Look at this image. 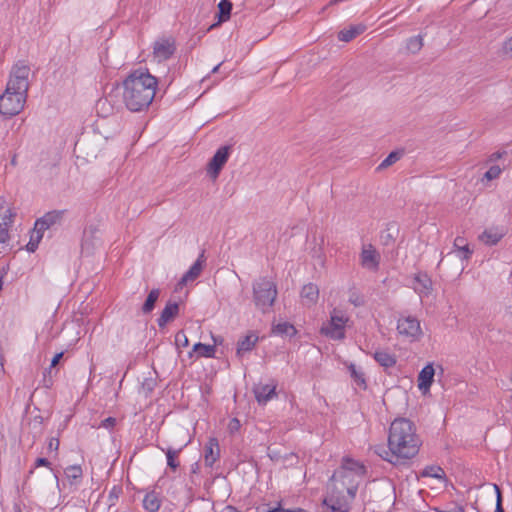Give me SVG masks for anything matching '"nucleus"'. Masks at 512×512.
I'll use <instances>...</instances> for the list:
<instances>
[{
	"label": "nucleus",
	"mask_w": 512,
	"mask_h": 512,
	"mask_svg": "<svg viewBox=\"0 0 512 512\" xmlns=\"http://www.w3.org/2000/svg\"><path fill=\"white\" fill-rule=\"evenodd\" d=\"M157 78L147 69L132 71L123 81V102L131 112H140L149 107L157 88Z\"/></svg>",
	"instance_id": "obj_1"
},
{
	"label": "nucleus",
	"mask_w": 512,
	"mask_h": 512,
	"mask_svg": "<svg viewBox=\"0 0 512 512\" xmlns=\"http://www.w3.org/2000/svg\"><path fill=\"white\" fill-rule=\"evenodd\" d=\"M388 445L390 449L396 450L402 462L417 455L421 440L416 434L414 423L406 418L395 419L390 425Z\"/></svg>",
	"instance_id": "obj_2"
},
{
	"label": "nucleus",
	"mask_w": 512,
	"mask_h": 512,
	"mask_svg": "<svg viewBox=\"0 0 512 512\" xmlns=\"http://www.w3.org/2000/svg\"><path fill=\"white\" fill-rule=\"evenodd\" d=\"M343 482H338L331 476L328 483V493L322 504L332 512H349L354 499H348V490Z\"/></svg>",
	"instance_id": "obj_3"
},
{
	"label": "nucleus",
	"mask_w": 512,
	"mask_h": 512,
	"mask_svg": "<svg viewBox=\"0 0 512 512\" xmlns=\"http://www.w3.org/2000/svg\"><path fill=\"white\" fill-rule=\"evenodd\" d=\"M253 301L262 313L270 311L277 297L276 284L267 277H261L253 282Z\"/></svg>",
	"instance_id": "obj_4"
},
{
	"label": "nucleus",
	"mask_w": 512,
	"mask_h": 512,
	"mask_svg": "<svg viewBox=\"0 0 512 512\" xmlns=\"http://www.w3.org/2000/svg\"><path fill=\"white\" fill-rule=\"evenodd\" d=\"M29 73L30 68L27 65H15L11 70L5 92L27 97Z\"/></svg>",
	"instance_id": "obj_5"
},
{
	"label": "nucleus",
	"mask_w": 512,
	"mask_h": 512,
	"mask_svg": "<svg viewBox=\"0 0 512 512\" xmlns=\"http://www.w3.org/2000/svg\"><path fill=\"white\" fill-rule=\"evenodd\" d=\"M348 317L340 310L334 309L331 313L330 321L321 328V333L333 340H342L345 338V325Z\"/></svg>",
	"instance_id": "obj_6"
},
{
	"label": "nucleus",
	"mask_w": 512,
	"mask_h": 512,
	"mask_svg": "<svg viewBox=\"0 0 512 512\" xmlns=\"http://www.w3.org/2000/svg\"><path fill=\"white\" fill-rule=\"evenodd\" d=\"M25 96L4 92L0 96V113L6 117H12L19 114L26 102Z\"/></svg>",
	"instance_id": "obj_7"
},
{
	"label": "nucleus",
	"mask_w": 512,
	"mask_h": 512,
	"mask_svg": "<svg viewBox=\"0 0 512 512\" xmlns=\"http://www.w3.org/2000/svg\"><path fill=\"white\" fill-rule=\"evenodd\" d=\"M231 150L232 147L230 145L222 146L210 159L207 167V173L212 179H216L219 176L221 170L229 159Z\"/></svg>",
	"instance_id": "obj_8"
},
{
	"label": "nucleus",
	"mask_w": 512,
	"mask_h": 512,
	"mask_svg": "<svg viewBox=\"0 0 512 512\" xmlns=\"http://www.w3.org/2000/svg\"><path fill=\"white\" fill-rule=\"evenodd\" d=\"M65 213L66 210H52L45 213L41 218L37 219L34 225V231L37 234L38 240H41L45 230L56 224H60Z\"/></svg>",
	"instance_id": "obj_9"
},
{
	"label": "nucleus",
	"mask_w": 512,
	"mask_h": 512,
	"mask_svg": "<svg viewBox=\"0 0 512 512\" xmlns=\"http://www.w3.org/2000/svg\"><path fill=\"white\" fill-rule=\"evenodd\" d=\"M176 51V41L173 37H160L153 44L154 58L159 62L170 59Z\"/></svg>",
	"instance_id": "obj_10"
},
{
	"label": "nucleus",
	"mask_w": 512,
	"mask_h": 512,
	"mask_svg": "<svg viewBox=\"0 0 512 512\" xmlns=\"http://www.w3.org/2000/svg\"><path fill=\"white\" fill-rule=\"evenodd\" d=\"M397 330L399 334L417 340L422 335L420 322L416 317L407 316L398 320Z\"/></svg>",
	"instance_id": "obj_11"
},
{
	"label": "nucleus",
	"mask_w": 512,
	"mask_h": 512,
	"mask_svg": "<svg viewBox=\"0 0 512 512\" xmlns=\"http://www.w3.org/2000/svg\"><path fill=\"white\" fill-rule=\"evenodd\" d=\"M332 476L336 477L338 482H343V484L347 487L346 489L348 490V499H355L362 476L355 475L353 472L345 470H336Z\"/></svg>",
	"instance_id": "obj_12"
},
{
	"label": "nucleus",
	"mask_w": 512,
	"mask_h": 512,
	"mask_svg": "<svg viewBox=\"0 0 512 512\" xmlns=\"http://www.w3.org/2000/svg\"><path fill=\"white\" fill-rule=\"evenodd\" d=\"M380 264V254L370 245L361 252V265L371 271H377Z\"/></svg>",
	"instance_id": "obj_13"
},
{
	"label": "nucleus",
	"mask_w": 512,
	"mask_h": 512,
	"mask_svg": "<svg viewBox=\"0 0 512 512\" xmlns=\"http://www.w3.org/2000/svg\"><path fill=\"white\" fill-rule=\"evenodd\" d=\"M435 370L433 364L428 363L422 368L418 375V388L423 393L429 392L430 387L434 381Z\"/></svg>",
	"instance_id": "obj_14"
},
{
	"label": "nucleus",
	"mask_w": 512,
	"mask_h": 512,
	"mask_svg": "<svg viewBox=\"0 0 512 512\" xmlns=\"http://www.w3.org/2000/svg\"><path fill=\"white\" fill-rule=\"evenodd\" d=\"M414 290L421 297L429 296L433 290L432 280L427 273L419 272L414 276Z\"/></svg>",
	"instance_id": "obj_15"
},
{
	"label": "nucleus",
	"mask_w": 512,
	"mask_h": 512,
	"mask_svg": "<svg viewBox=\"0 0 512 512\" xmlns=\"http://www.w3.org/2000/svg\"><path fill=\"white\" fill-rule=\"evenodd\" d=\"M276 387L275 383L272 384H258L254 387L253 392L255 394V398L259 404L265 405L269 400L276 395Z\"/></svg>",
	"instance_id": "obj_16"
},
{
	"label": "nucleus",
	"mask_w": 512,
	"mask_h": 512,
	"mask_svg": "<svg viewBox=\"0 0 512 512\" xmlns=\"http://www.w3.org/2000/svg\"><path fill=\"white\" fill-rule=\"evenodd\" d=\"M179 314V304L174 301H168L162 310L159 318L157 319V324L160 328H163L167 325V323L173 321Z\"/></svg>",
	"instance_id": "obj_17"
},
{
	"label": "nucleus",
	"mask_w": 512,
	"mask_h": 512,
	"mask_svg": "<svg viewBox=\"0 0 512 512\" xmlns=\"http://www.w3.org/2000/svg\"><path fill=\"white\" fill-rule=\"evenodd\" d=\"M205 263L204 251L199 255L198 259L194 262V264L189 268V270L182 276L180 280V284H186L189 281H194L199 277L203 265Z\"/></svg>",
	"instance_id": "obj_18"
},
{
	"label": "nucleus",
	"mask_w": 512,
	"mask_h": 512,
	"mask_svg": "<svg viewBox=\"0 0 512 512\" xmlns=\"http://www.w3.org/2000/svg\"><path fill=\"white\" fill-rule=\"evenodd\" d=\"M367 29V26L363 23L350 25L348 28L342 29L338 33V40L342 42H350L357 36L364 33Z\"/></svg>",
	"instance_id": "obj_19"
},
{
	"label": "nucleus",
	"mask_w": 512,
	"mask_h": 512,
	"mask_svg": "<svg viewBox=\"0 0 512 512\" xmlns=\"http://www.w3.org/2000/svg\"><path fill=\"white\" fill-rule=\"evenodd\" d=\"M219 445L215 438H211L204 448V460L208 467H212L213 464L219 458Z\"/></svg>",
	"instance_id": "obj_20"
},
{
	"label": "nucleus",
	"mask_w": 512,
	"mask_h": 512,
	"mask_svg": "<svg viewBox=\"0 0 512 512\" xmlns=\"http://www.w3.org/2000/svg\"><path fill=\"white\" fill-rule=\"evenodd\" d=\"M374 452L380 456L383 460L388 461L393 465H398L403 463L400 458L397 456V452L395 449L386 448L384 445H377L374 448Z\"/></svg>",
	"instance_id": "obj_21"
},
{
	"label": "nucleus",
	"mask_w": 512,
	"mask_h": 512,
	"mask_svg": "<svg viewBox=\"0 0 512 512\" xmlns=\"http://www.w3.org/2000/svg\"><path fill=\"white\" fill-rule=\"evenodd\" d=\"M301 297L307 305H314L319 298L318 286L313 283H308L302 287Z\"/></svg>",
	"instance_id": "obj_22"
},
{
	"label": "nucleus",
	"mask_w": 512,
	"mask_h": 512,
	"mask_svg": "<svg viewBox=\"0 0 512 512\" xmlns=\"http://www.w3.org/2000/svg\"><path fill=\"white\" fill-rule=\"evenodd\" d=\"M258 339V336L254 332H250L240 339L237 343V354L240 355L244 352L251 351L258 342Z\"/></svg>",
	"instance_id": "obj_23"
},
{
	"label": "nucleus",
	"mask_w": 512,
	"mask_h": 512,
	"mask_svg": "<svg viewBox=\"0 0 512 512\" xmlns=\"http://www.w3.org/2000/svg\"><path fill=\"white\" fill-rule=\"evenodd\" d=\"M375 361L384 368H391L396 364V357L387 350L376 351L373 355Z\"/></svg>",
	"instance_id": "obj_24"
},
{
	"label": "nucleus",
	"mask_w": 512,
	"mask_h": 512,
	"mask_svg": "<svg viewBox=\"0 0 512 512\" xmlns=\"http://www.w3.org/2000/svg\"><path fill=\"white\" fill-rule=\"evenodd\" d=\"M338 470L353 472V474L362 477L366 472L364 465L348 457L343 458L342 465Z\"/></svg>",
	"instance_id": "obj_25"
},
{
	"label": "nucleus",
	"mask_w": 512,
	"mask_h": 512,
	"mask_svg": "<svg viewBox=\"0 0 512 512\" xmlns=\"http://www.w3.org/2000/svg\"><path fill=\"white\" fill-rule=\"evenodd\" d=\"M272 333L274 335H278L281 337H283V336L293 337L296 335L297 330L291 323L281 322V323L272 325Z\"/></svg>",
	"instance_id": "obj_26"
},
{
	"label": "nucleus",
	"mask_w": 512,
	"mask_h": 512,
	"mask_svg": "<svg viewBox=\"0 0 512 512\" xmlns=\"http://www.w3.org/2000/svg\"><path fill=\"white\" fill-rule=\"evenodd\" d=\"M159 296H160V289H158V288L152 289L149 292L145 302L143 303V305L141 307V311L143 314H149L154 310L155 304L158 301Z\"/></svg>",
	"instance_id": "obj_27"
},
{
	"label": "nucleus",
	"mask_w": 512,
	"mask_h": 512,
	"mask_svg": "<svg viewBox=\"0 0 512 512\" xmlns=\"http://www.w3.org/2000/svg\"><path fill=\"white\" fill-rule=\"evenodd\" d=\"M161 502L155 492L147 493L143 499V507L149 512L159 510Z\"/></svg>",
	"instance_id": "obj_28"
},
{
	"label": "nucleus",
	"mask_w": 512,
	"mask_h": 512,
	"mask_svg": "<svg viewBox=\"0 0 512 512\" xmlns=\"http://www.w3.org/2000/svg\"><path fill=\"white\" fill-rule=\"evenodd\" d=\"M161 450L163 452H165V454H166L167 466L171 470L176 471V469L180 466V463L178 461V456H179V453L181 452V448L173 449V448L169 447L167 449L161 448Z\"/></svg>",
	"instance_id": "obj_29"
},
{
	"label": "nucleus",
	"mask_w": 512,
	"mask_h": 512,
	"mask_svg": "<svg viewBox=\"0 0 512 512\" xmlns=\"http://www.w3.org/2000/svg\"><path fill=\"white\" fill-rule=\"evenodd\" d=\"M503 236H504V234L502 232H498L497 230L489 229V230H485L480 235V239L485 244L495 245L502 239Z\"/></svg>",
	"instance_id": "obj_30"
},
{
	"label": "nucleus",
	"mask_w": 512,
	"mask_h": 512,
	"mask_svg": "<svg viewBox=\"0 0 512 512\" xmlns=\"http://www.w3.org/2000/svg\"><path fill=\"white\" fill-rule=\"evenodd\" d=\"M192 351L196 353L198 357H213L215 346L198 342L194 344Z\"/></svg>",
	"instance_id": "obj_31"
},
{
	"label": "nucleus",
	"mask_w": 512,
	"mask_h": 512,
	"mask_svg": "<svg viewBox=\"0 0 512 512\" xmlns=\"http://www.w3.org/2000/svg\"><path fill=\"white\" fill-rule=\"evenodd\" d=\"M219 22H225L230 18L232 3L229 0H221L218 4Z\"/></svg>",
	"instance_id": "obj_32"
},
{
	"label": "nucleus",
	"mask_w": 512,
	"mask_h": 512,
	"mask_svg": "<svg viewBox=\"0 0 512 512\" xmlns=\"http://www.w3.org/2000/svg\"><path fill=\"white\" fill-rule=\"evenodd\" d=\"M348 370L350 372L351 378L354 380V382L362 388H366V381L364 378V373L361 370H358L356 365L350 364L348 366Z\"/></svg>",
	"instance_id": "obj_33"
},
{
	"label": "nucleus",
	"mask_w": 512,
	"mask_h": 512,
	"mask_svg": "<svg viewBox=\"0 0 512 512\" xmlns=\"http://www.w3.org/2000/svg\"><path fill=\"white\" fill-rule=\"evenodd\" d=\"M348 302L355 307H360L365 304V298L355 287H352L348 292Z\"/></svg>",
	"instance_id": "obj_34"
},
{
	"label": "nucleus",
	"mask_w": 512,
	"mask_h": 512,
	"mask_svg": "<svg viewBox=\"0 0 512 512\" xmlns=\"http://www.w3.org/2000/svg\"><path fill=\"white\" fill-rule=\"evenodd\" d=\"M65 475L70 480V483L73 484L76 480L82 478V468L79 465H70L65 469Z\"/></svg>",
	"instance_id": "obj_35"
},
{
	"label": "nucleus",
	"mask_w": 512,
	"mask_h": 512,
	"mask_svg": "<svg viewBox=\"0 0 512 512\" xmlns=\"http://www.w3.org/2000/svg\"><path fill=\"white\" fill-rule=\"evenodd\" d=\"M401 156H402V152H400V151L390 152L388 154V156L379 164V166L377 167V170L380 171V170L388 168L389 166L393 165L398 160H400Z\"/></svg>",
	"instance_id": "obj_36"
},
{
	"label": "nucleus",
	"mask_w": 512,
	"mask_h": 512,
	"mask_svg": "<svg viewBox=\"0 0 512 512\" xmlns=\"http://www.w3.org/2000/svg\"><path fill=\"white\" fill-rule=\"evenodd\" d=\"M122 492V488L114 486L108 494V512H117L115 508L116 502L118 501L119 495Z\"/></svg>",
	"instance_id": "obj_37"
},
{
	"label": "nucleus",
	"mask_w": 512,
	"mask_h": 512,
	"mask_svg": "<svg viewBox=\"0 0 512 512\" xmlns=\"http://www.w3.org/2000/svg\"><path fill=\"white\" fill-rule=\"evenodd\" d=\"M395 233H398V230L395 228L394 224H389L387 229L381 234V241L384 245L388 246L395 241Z\"/></svg>",
	"instance_id": "obj_38"
},
{
	"label": "nucleus",
	"mask_w": 512,
	"mask_h": 512,
	"mask_svg": "<svg viewBox=\"0 0 512 512\" xmlns=\"http://www.w3.org/2000/svg\"><path fill=\"white\" fill-rule=\"evenodd\" d=\"M407 50L413 54H416L423 47V40L420 35L410 37L406 44Z\"/></svg>",
	"instance_id": "obj_39"
},
{
	"label": "nucleus",
	"mask_w": 512,
	"mask_h": 512,
	"mask_svg": "<svg viewBox=\"0 0 512 512\" xmlns=\"http://www.w3.org/2000/svg\"><path fill=\"white\" fill-rule=\"evenodd\" d=\"M422 475L426 476V477L442 479V478L445 477V472H444V470L440 466L432 465V466H427L423 470Z\"/></svg>",
	"instance_id": "obj_40"
},
{
	"label": "nucleus",
	"mask_w": 512,
	"mask_h": 512,
	"mask_svg": "<svg viewBox=\"0 0 512 512\" xmlns=\"http://www.w3.org/2000/svg\"><path fill=\"white\" fill-rule=\"evenodd\" d=\"M9 233L6 223L0 222V254L3 253L8 247Z\"/></svg>",
	"instance_id": "obj_41"
},
{
	"label": "nucleus",
	"mask_w": 512,
	"mask_h": 512,
	"mask_svg": "<svg viewBox=\"0 0 512 512\" xmlns=\"http://www.w3.org/2000/svg\"><path fill=\"white\" fill-rule=\"evenodd\" d=\"M501 172L502 170L498 165H493L485 172L484 178L487 179L488 181L497 179L500 176Z\"/></svg>",
	"instance_id": "obj_42"
},
{
	"label": "nucleus",
	"mask_w": 512,
	"mask_h": 512,
	"mask_svg": "<svg viewBox=\"0 0 512 512\" xmlns=\"http://www.w3.org/2000/svg\"><path fill=\"white\" fill-rule=\"evenodd\" d=\"M175 343L177 347H187L189 345V340L183 331L177 332L175 335Z\"/></svg>",
	"instance_id": "obj_43"
},
{
	"label": "nucleus",
	"mask_w": 512,
	"mask_h": 512,
	"mask_svg": "<svg viewBox=\"0 0 512 512\" xmlns=\"http://www.w3.org/2000/svg\"><path fill=\"white\" fill-rule=\"evenodd\" d=\"M493 488L495 490L496 498H497L495 511L496 512H504V509L502 506L503 499H502V493H501L500 487L497 484H493Z\"/></svg>",
	"instance_id": "obj_44"
},
{
	"label": "nucleus",
	"mask_w": 512,
	"mask_h": 512,
	"mask_svg": "<svg viewBox=\"0 0 512 512\" xmlns=\"http://www.w3.org/2000/svg\"><path fill=\"white\" fill-rule=\"evenodd\" d=\"M458 256L463 260H468L473 251L469 248L468 244H463V247L461 249L457 250Z\"/></svg>",
	"instance_id": "obj_45"
},
{
	"label": "nucleus",
	"mask_w": 512,
	"mask_h": 512,
	"mask_svg": "<svg viewBox=\"0 0 512 512\" xmlns=\"http://www.w3.org/2000/svg\"><path fill=\"white\" fill-rule=\"evenodd\" d=\"M116 425V418L114 417H107L103 421H101V424L99 427L105 428V429H112Z\"/></svg>",
	"instance_id": "obj_46"
},
{
	"label": "nucleus",
	"mask_w": 512,
	"mask_h": 512,
	"mask_svg": "<svg viewBox=\"0 0 512 512\" xmlns=\"http://www.w3.org/2000/svg\"><path fill=\"white\" fill-rule=\"evenodd\" d=\"M63 356H64V352H59V353L55 354V356L51 360L50 367L46 370V372L51 374L52 373V369L54 367H56V365L60 362V360L63 358Z\"/></svg>",
	"instance_id": "obj_47"
},
{
	"label": "nucleus",
	"mask_w": 512,
	"mask_h": 512,
	"mask_svg": "<svg viewBox=\"0 0 512 512\" xmlns=\"http://www.w3.org/2000/svg\"><path fill=\"white\" fill-rule=\"evenodd\" d=\"M507 155V151H497V152H494L492 153L488 159H487V163H493V162H496L497 160L503 158L504 156Z\"/></svg>",
	"instance_id": "obj_48"
},
{
	"label": "nucleus",
	"mask_w": 512,
	"mask_h": 512,
	"mask_svg": "<svg viewBox=\"0 0 512 512\" xmlns=\"http://www.w3.org/2000/svg\"><path fill=\"white\" fill-rule=\"evenodd\" d=\"M503 52L505 55L512 57V37L509 38L503 46Z\"/></svg>",
	"instance_id": "obj_49"
},
{
	"label": "nucleus",
	"mask_w": 512,
	"mask_h": 512,
	"mask_svg": "<svg viewBox=\"0 0 512 512\" xmlns=\"http://www.w3.org/2000/svg\"><path fill=\"white\" fill-rule=\"evenodd\" d=\"M59 444H60L59 439L57 437H52L49 441L48 449L57 451L59 448Z\"/></svg>",
	"instance_id": "obj_50"
},
{
	"label": "nucleus",
	"mask_w": 512,
	"mask_h": 512,
	"mask_svg": "<svg viewBox=\"0 0 512 512\" xmlns=\"http://www.w3.org/2000/svg\"><path fill=\"white\" fill-rule=\"evenodd\" d=\"M38 238L36 237V240H34V236L31 237L30 242L27 244V250L30 252H34L37 249L38 246Z\"/></svg>",
	"instance_id": "obj_51"
},
{
	"label": "nucleus",
	"mask_w": 512,
	"mask_h": 512,
	"mask_svg": "<svg viewBox=\"0 0 512 512\" xmlns=\"http://www.w3.org/2000/svg\"><path fill=\"white\" fill-rule=\"evenodd\" d=\"M45 466L50 468L51 462L46 458H37L35 461V467Z\"/></svg>",
	"instance_id": "obj_52"
},
{
	"label": "nucleus",
	"mask_w": 512,
	"mask_h": 512,
	"mask_svg": "<svg viewBox=\"0 0 512 512\" xmlns=\"http://www.w3.org/2000/svg\"><path fill=\"white\" fill-rule=\"evenodd\" d=\"M463 244H467L465 239L463 237H456L455 240H454V248L456 249V251L458 249H461L463 247Z\"/></svg>",
	"instance_id": "obj_53"
},
{
	"label": "nucleus",
	"mask_w": 512,
	"mask_h": 512,
	"mask_svg": "<svg viewBox=\"0 0 512 512\" xmlns=\"http://www.w3.org/2000/svg\"><path fill=\"white\" fill-rule=\"evenodd\" d=\"M240 427V422L237 418H233L229 423V429L231 432L238 430Z\"/></svg>",
	"instance_id": "obj_54"
},
{
	"label": "nucleus",
	"mask_w": 512,
	"mask_h": 512,
	"mask_svg": "<svg viewBox=\"0 0 512 512\" xmlns=\"http://www.w3.org/2000/svg\"><path fill=\"white\" fill-rule=\"evenodd\" d=\"M257 512H283V511H282L281 505L279 504L277 507L271 508V509H268V510L257 508Z\"/></svg>",
	"instance_id": "obj_55"
},
{
	"label": "nucleus",
	"mask_w": 512,
	"mask_h": 512,
	"mask_svg": "<svg viewBox=\"0 0 512 512\" xmlns=\"http://www.w3.org/2000/svg\"><path fill=\"white\" fill-rule=\"evenodd\" d=\"M283 512H308L305 509L302 508H293V509H284L282 508Z\"/></svg>",
	"instance_id": "obj_56"
},
{
	"label": "nucleus",
	"mask_w": 512,
	"mask_h": 512,
	"mask_svg": "<svg viewBox=\"0 0 512 512\" xmlns=\"http://www.w3.org/2000/svg\"><path fill=\"white\" fill-rule=\"evenodd\" d=\"M221 512H240L233 506H226Z\"/></svg>",
	"instance_id": "obj_57"
},
{
	"label": "nucleus",
	"mask_w": 512,
	"mask_h": 512,
	"mask_svg": "<svg viewBox=\"0 0 512 512\" xmlns=\"http://www.w3.org/2000/svg\"><path fill=\"white\" fill-rule=\"evenodd\" d=\"M12 217H13V214L11 213V211H10V210H7V211H6V213H5V215L3 216V220H4V222H3V223H6V224H7L6 220H7V219L11 220V218H12Z\"/></svg>",
	"instance_id": "obj_58"
},
{
	"label": "nucleus",
	"mask_w": 512,
	"mask_h": 512,
	"mask_svg": "<svg viewBox=\"0 0 512 512\" xmlns=\"http://www.w3.org/2000/svg\"><path fill=\"white\" fill-rule=\"evenodd\" d=\"M88 249V240L85 239L83 242H82V251H85Z\"/></svg>",
	"instance_id": "obj_59"
},
{
	"label": "nucleus",
	"mask_w": 512,
	"mask_h": 512,
	"mask_svg": "<svg viewBox=\"0 0 512 512\" xmlns=\"http://www.w3.org/2000/svg\"><path fill=\"white\" fill-rule=\"evenodd\" d=\"M107 102H108V99H107V98H106V99H104V100L100 99V100L98 101V104H97V105H98V106H104Z\"/></svg>",
	"instance_id": "obj_60"
},
{
	"label": "nucleus",
	"mask_w": 512,
	"mask_h": 512,
	"mask_svg": "<svg viewBox=\"0 0 512 512\" xmlns=\"http://www.w3.org/2000/svg\"><path fill=\"white\" fill-rule=\"evenodd\" d=\"M44 383H45V384H44V385H45V387H47V388L51 387V385H52V381H51L50 379H49V380H46V378H45V379H44Z\"/></svg>",
	"instance_id": "obj_61"
},
{
	"label": "nucleus",
	"mask_w": 512,
	"mask_h": 512,
	"mask_svg": "<svg viewBox=\"0 0 512 512\" xmlns=\"http://www.w3.org/2000/svg\"><path fill=\"white\" fill-rule=\"evenodd\" d=\"M220 66H221V63H219L218 65H216V66L213 68L212 72H213V73L218 72V70H219Z\"/></svg>",
	"instance_id": "obj_62"
},
{
	"label": "nucleus",
	"mask_w": 512,
	"mask_h": 512,
	"mask_svg": "<svg viewBox=\"0 0 512 512\" xmlns=\"http://www.w3.org/2000/svg\"><path fill=\"white\" fill-rule=\"evenodd\" d=\"M3 288V276L0 275V291L2 290Z\"/></svg>",
	"instance_id": "obj_63"
},
{
	"label": "nucleus",
	"mask_w": 512,
	"mask_h": 512,
	"mask_svg": "<svg viewBox=\"0 0 512 512\" xmlns=\"http://www.w3.org/2000/svg\"><path fill=\"white\" fill-rule=\"evenodd\" d=\"M198 468V464H194V466L192 467V472L195 473L196 472V469Z\"/></svg>",
	"instance_id": "obj_64"
}]
</instances>
